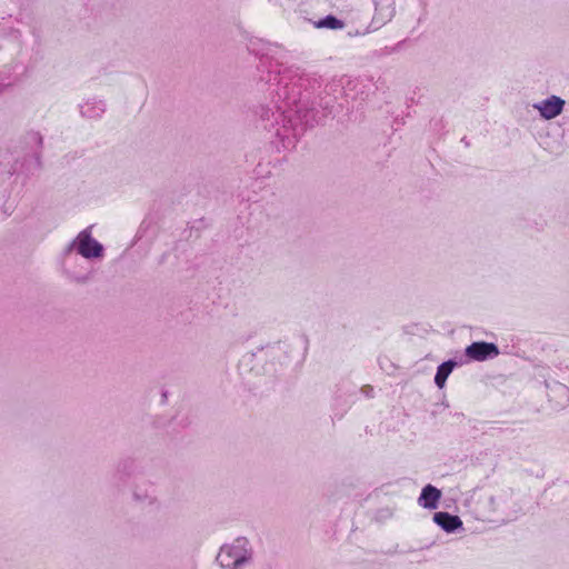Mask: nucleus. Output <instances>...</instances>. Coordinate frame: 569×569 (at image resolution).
Returning a JSON list of instances; mask_svg holds the SVG:
<instances>
[{
  "instance_id": "6",
  "label": "nucleus",
  "mask_w": 569,
  "mask_h": 569,
  "mask_svg": "<svg viewBox=\"0 0 569 569\" xmlns=\"http://www.w3.org/2000/svg\"><path fill=\"white\" fill-rule=\"evenodd\" d=\"M433 521L446 532H455L462 528V521L458 516H453L445 511L436 512L433 515Z\"/></svg>"
},
{
  "instance_id": "10",
  "label": "nucleus",
  "mask_w": 569,
  "mask_h": 569,
  "mask_svg": "<svg viewBox=\"0 0 569 569\" xmlns=\"http://www.w3.org/2000/svg\"><path fill=\"white\" fill-rule=\"evenodd\" d=\"M106 106L102 101H88L81 106V113L88 118L100 117L104 112Z\"/></svg>"
},
{
  "instance_id": "12",
  "label": "nucleus",
  "mask_w": 569,
  "mask_h": 569,
  "mask_svg": "<svg viewBox=\"0 0 569 569\" xmlns=\"http://www.w3.org/2000/svg\"><path fill=\"white\" fill-rule=\"evenodd\" d=\"M343 26V22L333 16H327L317 23L318 28H327L332 30L342 29Z\"/></svg>"
},
{
  "instance_id": "1",
  "label": "nucleus",
  "mask_w": 569,
  "mask_h": 569,
  "mask_svg": "<svg viewBox=\"0 0 569 569\" xmlns=\"http://www.w3.org/2000/svg\"><path fill=\"white\" fill-rule=\"evenodd\" d=\"M290 102L283 101L272 108L262 106L259 109V118L267 130H274V134L284 139L289 138V123L291 122Z\"/></svg>"
},
{
  "instance_id": "11",
  "label": "nucleus",
  "mask_w": 569,
  "mask_h": 569,
  "mask_svg": "<svg viewBox=\"0 0 569 569\" xmlns=\"http://www.w3.org/2000/svg\"><path fill=\"white\" fill-rule=\"evenodd\" d=\"M549 397L552 399L553 397L560 398L557 402L558 407H565L569 402V388L562 383H556L552 388H550Z\"/></svg>"
},
{
  "instance_id": "13",
  "label": "nucleus",
  "mask_w": 569,
  "mask_h": 569,
  "mask_svg": "<svg viewBox=\"0 0 569 569\" xmlns=\"http://www.w3.org/2000/svg\"><path fill=\"white\" fill-rule=\"evenodd\" d=\"M88 279V277H82V278H77L78 281H86Z\"/></svg>"
},
{
  "instance_id": "3",
  "label": "nucleus",
  "mask_w": 569,
  "mask_h": 569,
  "mask_svg": "<svg viewBox=\"0 0 569 569\" xmlns=\"http://www.w3.org/2000/svg\"><path fill=\"white\" fill-rule=\"evenodd\" d=\"M72 250H76L86 259L101 258L103 256V246L92 237V226L78 233L67 248V253Z\"/></svg>"
},
{
  "instance_id": "9",
  "label": "nucleus",
  "mask_w": 569,
  "mask_h": 569,
  "mask_svg": "<svg viewBox=\"0 0 569 569\" xmlns=\"http://www.w3.org/2000/svg\"><path fill=\"white\" fill-rule=\"evenodd\" d=\"M455 366H456V362L452 360H449V361L441 363L438 367L436 376H435V383L439 388H442L445 386L446 380H447L448 376L451 373V371L453 370Z\"/></svg>"
},
{
  "instance_id": "5",
  "label": "nucleus",
  "mask_w": 569,
  "mask_h": 569,
  "mask_svg": "<svg viewBox=\"0 0 569 569\" xmlns=\"http://www.w3.org/2000/svg\"><path fill=\"white\" fill-rule=\"evenodd\" d=\"M499 355L498 347L490 342H473L466 348V356L476 361H485Z\"/></svg>"
},
{
  "instance_id": "8",
  "label": "nucleus",
  "mask_w": 569,
  "mask_h": 569,
  "mask_svg": "<svg viewBox=\"0 0 569 569\" xmlns=\"http://www.w3.org/2000/svg\"><path fill=\"white\" fill-rule=\"evenodd\" d=\"M393 2L388 0L386 6H377L373 19L381 24L390 21L395 14Z\"/></svg>"
},
{
  "instance_id": "2",
  "label": "nucleus",
  "mask_w": 569,
  "mask_h": 569,
  "mask_svg": "<svg viewBox=\"0 0 569 569\" xmlns=\"http://www.w3.org/2000/svg\"><path fill=\"white\" fill-rule=\"evenodd\" d=\"M251 558L249 541L239 537L231 543L223 545L217 556V561L223 569H240Z\"/></svg>"
},
{
  "instance_id": "4",
  "label": "nucleus",
  "mask_w": 569,
  "mask_h": 569,
  "mask_svg": "<svg viewBox=\"0 0 569 569\" xmlns=\"http://www.w3.org/2000/svg\"><path fill=\"white\" fill-rule=\"evenodd\" d=\"M532 107L543 119L551 120L562 112L565 100L560 97L551 96L542 101L533 103Z\"/></svg>"
},
{
  "instance_id": "7",
  "label": "nucleus",
  "mask_w": 569,
  "mask_h": 569,
  "mask_svg": "<svg viewBox=\"0 0 569 569\" xmlns=\"http://www.w3.org/2000/svg\"><path fill=\"white\" fill-rule=\"evenodd\" d=\"M441 492L439 489L432 485H427L423 487L420 497L418 498V502L426 509H436L438 507Z\"/></svg>"
}]
</instances>
